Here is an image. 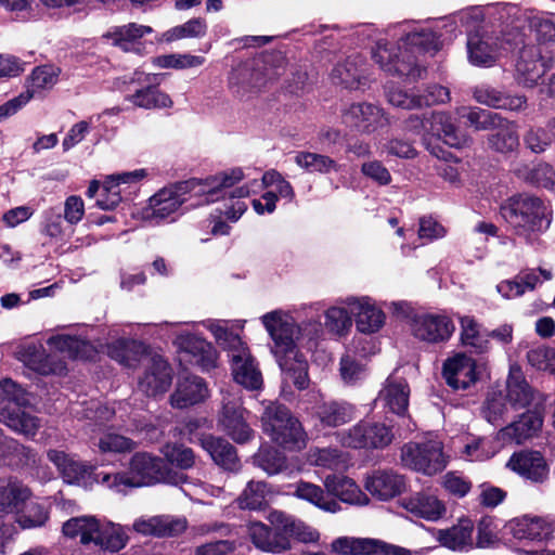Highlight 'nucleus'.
<instances>
[{
    "label": "nucleus",
    "instance_id": "1",
    "mask_svg": "<svg viewBox=\"0 0 555 555\" xmlns=\"http://www.w3.org/2000/svg\"><path fill=\"white\" fill-rule=\"evenodd\" d=\"M261 323L272 339L273 353L282 372L283 380L299 390L309 385L308 362L299 351L297 343L306 337L312 340L322 334V324L317 320L296 323L288 311L276 309L264 313Z\"/></svg>",
    "mask_w": 555,
    "mask_h": 555
},
{
    "label": "nucleus",
    "instance_id": "2",
    "mask_svg": "<svg viewBox=\"0 0 555 555\" xmlns=\"http://www.w3.org/2000/svg\"><path fill=\"white\" fill-rule=\"evenodd\" d=\"M242 168H232L205 179H190L159 190L150 197L139 215L143 221L158 224L176 212L183 204L196 207L225 197L227 190L245 178Z\"/></svg>",
    "mask_w": 555,
    "mask_h": 555
},
{
    "label": "nucleus",
    "instance_id": "3",
    "mask_svg": "<svg viewBox=\"0 0 555 555\" xmlns=\"http://www.w3.org/2000/svg\"><path fill=\"white\" fill-rule=\"evenodd\" d=\"M395 53L386 43L378 42L373 52L374 61L387 73L412 78L421 77L422 69L417 65L421 53L434 54L441 47L442 33L429 25L408 26Z\"/></svg>",
    "mask_w": 555,
    "mask_h": 555
},
{
    "label": "nucleus",
    "instance_id": "4",
    "mask_svg": "<svg viewBox=\"0 0 555 555\" xmlns=\"http://www.w3.org/2000/svg\"><path fill=\"white\" fill-rule=\"evenodd\" d=\"M107 354L128 369L143 363L144 373L139 378L138 386L146 396L162 395L171 385L172 374L168 362L162 356L150 354L147 347L141 341L117 339L107 345Z\"/></svg>",
    "mask_w": 555,
    "mask_h": 555
},
{
    "label": "nucleus",
    "instance_id": "5",
    "mask_svg": "<svg viewBox=\"0 0 555 555\" xmlns=\"http://www.w3.org/2000/svg\"><path fill=\"white\" fill-rule=\"evenodd\" d=\"M267 520L274 532L260 521L247 524L248 538L257 548L263 552L279 554L289 550L291 538L304 543L317 542L319 539L317 530L282 511H271Z\"/></svg>",
    "mask_w": 555,
    "mask_h": 555
},
{
    "label": "nucleus",
    "instance_id": "6",
    "mask_svg": "<svg viewBox=\"0 0 555 555\" xmlns=\"http://www.w3.org/2000/svg\"><path fill=\"white\" fill-rule=\"evenodd\" d=\"M501 215L514 233L530 245L538 243L552 223L550 207L531 195L521 194L508 198L501 206Z\"/></svg>",
    "mask_w": 555,
    "mask_h": 555
},
{
    "label": "nucleus",
    "instance_id": "7",
    "mask_svg": "<svg viewBox=\"0 0 555 555\" xmlns=\"http://www.w3.org/2000/svg\"><path fill=\"white\" fill-rule=\"evenodd\" d=\"M204 325L214 335L218 345L229 350L234 380L247 389H259L262 385V375L258 365L241 337L229 330L228 322L208 320Z\"/></svg>",
    "mask_w": 555,
    "mask_h": 555
},
{
    "label": "nucleus",
    "instance_id": "8",
    "mask_svg": "<svg viewBox=\"0 0 555 555\" xmlns=\"http://www.w3.org/2000/svg\"><path fill=\"white\" fill-rule=\"evenodd\" d=\"M165 480V465L160 457L147 452L134 453L127 472H117L102 476V486L116 492L128 488H140Z\"/></svg>",
    "mask_w": 555,
    "mask_h": 555
},
{
    "label": "nucleus",
    "instance_id": "9",
    "mask_svg": "<svg viewBox=\"0 0 555 555\" xmlns=\"http://www.w3.org/2000/svg\"><path fill=\"white\" fill-rule=\"evenodd\" d=\"M262 431L276 444L289 451L306 446V433L288 408L278 402L266 405L261 415Z\"/></svg>",
    "mask_w": 555,
    "mask_h": 555
},
{
    "label": "nucleus",
    "instance_id": "10",
    "mask_svg": "<svg viewBox=\"0 0 555 555\" xmlns=\"http://www.w3.org/2000/svg\"><path fill=\"white\" fill-rule=\"evenodd\" d=\"M28 403L27 393L12 379L0 380V422L8 427L33 437L40 427L39 420L21 410Z\"/></svg>",
    "mask_w": 555,
    "mask_h": 555
},
{
    "label": "nucleus",
    "instance_id": "11",
    "mask_svg": "<svg viewBox=\"0 0 555 555\" xmlns=\"http://www.w3.org/2000/svg\"><path fill=\"white\" fill-rule=\"evenodd\" d=\"M521 42V34L514 29L503 38L495 31H477L469 35L467 40L468 60L475 66L489 67Z\"/></svg>",
    "mask_w": 555,
    "mask_h": 555
},
{
    "label": "nucleus",
    "instance_id": "12",
    "mask_svg": "<svg viewBox=\"0 0 555 555\" xmlns=\"http://www.w3.org/2000/svg\"><path fill=\"white\" fill-rule=\"evenodd\" d=\"M401 461L404 466L415 472L433 476L446 468L448 456L443 453L442 442L429 438L404 444Z\"/></svg>",
    "mask_w": 555,
    "mask_h": 555
},
{
    "label": "nucleus",
    "instance_id": "13",
    "mask_svg": "<svg viewBox=\"0 0 555 555\" xmlns=\"http://www.w3.org/2000/svg\"><path fill=\"white\" fill-rule=\"evenodd\" d=\"M47 457L56 467L66 483L90 488L94 483H101L104 473L95 474L96 466L78 460L75 455L62 450L50 449Z\"/></svg>",
    "mask_w": 555,
    "mask_h": 555
},
{
    "label": "nucleus",
    "instance_id": "14",
    "mask_svg": "<svg viewBox=\"0 0 555 555\" xmlns=\"http://www.w3.org/2000/svg\"><path fill=\"white\" fill-rule=\"evenodd\" d=\"M338 436L344 447L353 449H382L390 444L393 438L389 427L369 421H362Z\"/></svg>",
    "mask_w": 555,
    "mask_h": 555
},
{
    "label": "nucleus",
    "instance_id": "15",
    "mask_svg": "<svg viewBox=\"0 0 555 555\" xmlns=\"http://www.w3.org/2000/svg\"><path fill=\"white\" fill-rule=\"evenodd\" d=\"M406 129L416 134L423 132L441 139L453 147H462L467 143V138L460 134L450 121V117L443 113H433L430 118L422 119L417 115H411L406 120Z\"/></svg>",
    "mask_w": 555,
    "mask_h": 555
},
{
    "label": "nucleus",
    "instance_id": "16",
    "mask_svg": "<svg viewBox=\"0 0 555 555\" xmlns=\"http://www.w3.org/2000/svg\"><path fill=\"white\" fill-rule=\"evenodd\" d=\"M412 335L428 344H441L448 341L455 325L450 317L443 313H418L410 322Z\"/></svg>",
    "mask_w": 555,
    "mask_h": 555
},
{
    "label": "nucleus",
    "instance_id": "17",
    "mask_svg": "<svg viewBox=\"0 0 555 555\" xmlns=\"http://www.w3.org/2000/svg\"><path fill=\"white\" fill-rule=\"evenodd\" d=\"M331 548L338 555H412L411 551L372 538L340 537Z\"/></svg>",
    "mask_w": 555,
    "mask_h": 555
},
{
    "label": "nucleus",
    "instance_id": "18",
    "mask_svg": "<svg viewBox=\"0 0 555 555\" xmlns=\"http://www.w3.org/2000/svg\"><path fill=\"white\" fill-rule=\"evenodd\" d=\"M482 364L464 352H457L443 362L442 375L454 390H465L479 379Z\"/></svg>",
    "mask_w": 555,
    "mask_h": 555
},
{
    "label": "nucleus",
    "instance_id": "19",
    "mask_svg": "<svg viewBox=\"0 0 555 555\" xmlns=\"http://www.w3.org/2000/svg\"><path fill=\"white\" fill-rule=\"evenodd\" d=\"M347 305L351 308L356 328L361 334H375L384 327L386 314L372 297L349 296Z\"/></svg>",
    "mask_w": 555,
    "mask_h": 555
},
{
    "label": "nucleus",
    "instance_id": "20",
    "mask_svg": "<svg viewBox=\"0 0 555 555\" xmlns=\"http://www.w3.org/2000/svg\"><path fill=\"white\" fill-rule=\"evenodd\" d=\"M244 413L240 397L225 392L222 399L219 425L237 443H244L253 436V430L246 423Z\"/></svg>",
    "mask_w": 555,
    "mask_h": 555
},
{
    "label": "nucleus",
    "instance_id": "21",
    "mask_svg": "<svg viewBox=\"0 0 555 555\" xmlns=\"http://www.w3.org/2000/svg\"><path fill=\"white\" fill-rule=\"evenodd\" d=\"M343 122L362 133H372L388 125L382 107L371 103H353L341 113Z\"/></svg>",
    "mask_w": 555,
    "mask_h": 555
},
{
    "label": "nucleus",
    "instance_id": "22",
    "mask_svg": "<svg viewBox=\"0 0 555 555\" xmlns=\"http://www.w3.org/2000/svg\"><path fill=\"white\" fill-rule=\"evenodd\" d=\"M173 345L180 353L189 357V361L201 366L203 370H209L216 365L217 351L206 339L188 331H181L177 334Z\"/></svg>",
    "mask_w": 555,
    "mask_h": 555
},
{
    "label": "nucleus",
    "instance_id": "23",
    "mask_svg": "<svg viewBox=\"0 0 555 555\" xmlns=\"http://www.w3.org/2000/svg\"><path fill=\"white\" fill-rule=\"evenodd\" d=\"M152 28L146 25L129 23L126 25L112 26L103 35L102 40L125 52H134L141 54L144 50L142 38L152 33Z\"/></svg>",
    "mask_w": 555,
    "mask_h": 555
},
{
    "label": "nucleus",
    "instance_id": "24",
    "mask_svg": "<svg viewBox=\"0 0 555 555\" xmlns=\"http://www.w3.org/2000/svg\"><path fill=\"white\" fill-rule=\"evenodd\" d=\"M507 528L517 540L544 541L555 538V519L524 516L513 519Z\"/></svg>",
    "mask_w": 555,
    "mask_h": 555
},
{
    "label": "nucleus",
    "instance_id": "25",
    "mask_svg": "<svg viewBox=\"0 0 555 555\" xmlns=\"http://www.w3.org/2000/svg\"><path fill=\"white\" fill-rule=\"evenodd\" d=\"M364 488L372 496L388 501L400 495L406 489V481L402 475L392 470H375L367 475Z\"/></svg>",
    "mask_w": 555,
    "mask_h": 555
},
{
    "label": "nucleus",
    "instance_id": "26",
    "mask_svg": "<svg viewBox=\"0 0 555 555\" xmlns=\"http://www.w3.org/2000/svg\"><path fill=\"white\" fill-rule=\"evenodd\" d=\"M516 77L526 87H533L544 76L547 65L537 46L524 47L516 61Z\"/></svg>",
    "mask_w": 555,
    "mask_h": 555
},
{
    "label": "nucleus",
    "instance_id": "27",
    "mask_svg": "<svg viewBox=\"0 0 555 555\" xmlns=\"http://www.w3.org/2000/svg\"><path fill=\"white\" fill-rule=\"evenodd\" d=\"M400 506L414 517L428 521H437L444 516L447 508L444 503L436 495L416 492L399 502Z\"/></svg>",
    "mask_w": 555,
    "mask_h": 555
},
{
    "label": "nucleus",
    "instance_id": "28",
    "mask_svg": "<svg viewBox=\"0 0 555 555\" xmlns=\"http://www.w3.org/2000/svg\"><path fill=\"white\" fill-rule=\"evenodd\" d=\"M17 357L27 366L39 374H63L66 371V364L54 354H46L41 346L29 344L23 346L17 351Z\"/></svg>",
    "mask_w": 555,
    "mask_h": 555
},
{
    "label": "nucleus",
    "instance_id": "29",
    "mask_svg": "<svg viewBox=\"0 0 555 555\" xmlns=\"http://www.w3.org/2000/svg\"><path fill=\"white\" fill-rule=\"evenodd\" d=\"M132 527L137 532L146 535L173 537L185 530L186 519L169 515L141 517L133 522Z\"/></svg>",
    "mask_w": 555,
    "mask_h": 555
},
{
    "label": "nucleus",
    "instance_id": "30",
    "mask_svg": "<svg viewBox=\"0 0 555 555\" xmlns=\"http://www.w3.org/2000/svg\"><path fill=\"white\" fill-rule=\"evenodd\" d=\"M410 388L405 379L390 375L379 391L377 401L397 415H404L409 406Z\"/></svg>",
    "mask_w": 555,
    "mask_h": 555
},
{
    "label": "nucleus",
    "instance_id": "31",
    "mask_svg": "<svg viewBox=\"0 0 555 555\" xmlns=\"http://www.w3.org/2000/svg\"><path fill=\"white\" fill-rule=\"evenodd\" d=\"M507 466L520 476L534 482H542L547 478L548 469L543 456L535 451L515 453Z\"/></svg>",
    "mask_w": 555,
    "mask_h": 555
},
{
    "label": "nucleus",
    "instance_id": "32",
    "mask_svg": "<svg viewBox=\"0 0 555 555\" xmlns=\"http://www.w3.org/2000/svg\"><path fill=\"white\" fill-rule=\"evenodd\" d=\"M208 397V388L198 376L180 378L175 392L170 397L171 405L184 409L204 401Z\"/></svg>",
    "mask_w": 555,
    "mask_h": 555
},
{
    "label": "nucleus",
    "instance_id": "33",
    "mask_svg": "<svg viewBox=\"0 0 555 555\" xmlns=\"http://www.w3.org/2000/svg\"><path fill=\"white\" fill-rule=\"evenodd\" d=\"M542 423V416L538 412L524 413L518 421L499 430V439H502L504 446L511 442L522 443L537 435Z\"/></svg>",
    "mask_w": 555,
    "mask_h": 555
},
{
    "label": "nucleus",
    "instance_id": "34",
    "mask_svg": "<svg viewBox=\"0 0 555 555\" xmlns=\"http://www.w3.org/2000/svg\"><path fill=\"white\" fill-rule=\"evenodd\" d=\"M460 322V343L472 352L481 354L488 352L491 348L488 330L477 322L470 315L459 318Z\"/></svg>",
    "mask_w": 555,
    "mask_h": 555
},
{
    "label": "nucleus",
    "instance_id": "35",
    "mask_svg": "<svg viewBox=\"0 0 555 555\" xmlns=\"http://www.w3.org/2000/svg\"><path fill=\"white\" fill-rule=\"evenodd\" d=\"M474 522L469 518H461L457 524L437 532V540L449 550L467 552L474 547Z\"/></svg>",
    "mask_w": 555,
    "mask_h": 555
},
{
    "label": "nucleus",
    "instance_id": "36",
    "mask_svg": "<svg viewBox=\"0 0 555 555\" xmlns=\"http://www.w3.org/2000/svg\"><path fill=\"white\" fill-rule=\"evenodd\" d=\"M327 492L337 496L340 501L353 505H366L369 496L350 478L339 475H328L324 479Z\"/></svg>",
    "mask_w": 555,
    "mask_h": 555
},
{
    "label": "nucleus",
    "instance_id": "37",
    "mask_svg": "<svg viewBox=\"0 0 555 555\" xmlns=\"http://www.w3.org/2000/svg\"><path fill=\"white\" fill-rule=\"evenodd\" d=\"M323 326L327 333L336 337L347 336L352 327L353 318L347 297L337 300L324 311Z\"/></svg>",
    "mask_w": 555,
    "mask_h": 555
},
{
    "label": "nucleus",
    "instance_id": "38",
    "mask_svg": "<svg viewBox=\"0 0 555 555\" xmlns=\"http://www.w3.org/2000/svg\"><path fill=\"white\" fill-rule=\"evenodd\" d=\"M502 439H499V433L493 437H467L462 456L470 462L486 461L494 456L503 448Z\"/></svg>",
    "mask_w": 555,
    "mask_h": 555
},
{
    "label": "nucleus",
    "instance_id": "39",
    "mask_svg": "<svg viewBox=\"0 0 555 555\" xmlns=\"http://www.w3.org/2000/svg\"><path fill=\"white\" fill-rule=\"evenodd\" d=\"M48 345L56 351L73 359H92L96 350L92 344L77 336L54 335L48 339Z\"/></svg>",
    "mask_w": 555,
    "mask_h": 555
},
{
    "label": "nucleus",
    "instance_id": "40",
    "mask_svg": "<svg viewBox=\"0 0 555 555\" xmlns=\"http://www.w3.org/2000/svg\"><path fill=\"white\" fill-rule=\"evenodd\" d=\"M28 487L15 479L0 480V511L18 513L30 499Z\"/></svg>",
    "mask_w": 555,
    "mask_h": 555
},
{
    "label": "nucleus",
    "instance_id": "41",
    "mask_svg": "<svg viewBox=\"0 0 555 555\" xmlns=\"http://www.w3.org/2000/svg\"><path fill=\"white\" fill-rule=\"evenodd\" d=\"M364 62L361 56H350L345 62L338 63L331 73L334 83L346 88L356 89L363 85Z\"/></svg>",
    "mask_w": 555,
    "mask_h": 555
},
{
    "label": "nucleus",
    "instance_id": "42",
    "mask_svg": "<svg viewBox=\"0 0 555 555\" xmlns=\"http://www.w3.org/2000/svg\"><path fill=\"white\" fill-rule=\"evenodd\" d=\"M474 98L480 104L501 109L519 111L526 105L524 96L505 94L487 86L476 88Z\"/></svg>",
    "mask_w": 555,
    "mask_h": 555
},
{
    "label": "nucleus",
    "instance_id": "43",
    "mask_svg": "<svg viewBox=\"0 0 555 555\" xmlns=\"http://www.w3.org/2000/svg\"><path fill=\"white\" fill-rule=\"evenodd\" d=\"M201 446L211 456L212 461L224 469H235L238 463L234 447L222 438L204 436Z\"/></svg>",
    "mask_w": 555,
    "mask_h": 555
},
{
    "label": "nucleus",
    "instance_id": "44",
    "mask_svg": "<svg viewBox=\"0 0 555 555\" xmlns=\"http://www.w3.org/2000/svg\"><path fill=\"white\" fill-rule=\"evenodd\" d=\"M101 529V520L94 516L73 517L63 524V533L68 538H79L82 544L94 543Z\"/></svg>",
    "mask_w": 555,
    "mask_h": 555
},
{
    "label": "nucleus",
    "instance_id": "45",
    "mask_svg": "<svg viewBox=\"0 0 555 555\" xmlns=\"http://www.w3.org/2000/svg\"><path fill=\"white\" fill-rule=\"evenodd\" d=\"M506 399L512 409L526 408L532 400V391L518 366H512L507 378Z\"/></svg>",
    "mask_w": 555,
    "mask_h": 555
},
{
    "label": "nucleus",
    "instance_id": "46",
    "mask_svg": "<svg viewBox=\"0 0 555 555\" xmlns=\"http://www.w3.org/2000/svg\"><path fill=\"white\" fill-rule=\"evenodd\" d=\"M126 100L134 106L144 109L170 108L173 105L169 94L156 87L141 88L134 93L127 95Z\"/></svg>",
    "mask_w": 555,
    "mask_h": 555
},
{
    "label": "nucleus",
    "instance_id": "47",
    "mask_svg": "<svg viewBox=\"0 0 555 555\" xmlns=\"http://www.w3.org/2000/svg\"><path fill=\"white\" fill-rule=\"evenodd\" d=\"M127 542L128 534L122 526L112 521H101V529L98 531L94 542L95 545L115 553L122 550Z\"/></svg>",
    "mask_w": 555,
    "mask_h": 555
},
{
    "label": "nucleus",
    "instance_id": "48",
    "mask_svg": "<svg viewBox=\"0 0 555 555\" xmlns=\"http://www.w3.org/2000/svg\"><path fill=\"white\" fill-rule=\"evenodd\" d=\"M294 495L300 500H305L314 506L330 513H336L339 511V504L333 500L327 499L324 494L323 489L314 483L308 481H299L296 485Z\"/></svg>",
    "mask_w": 555,
    "mask_h": 555
},
{
    "label": "nucleus",
    "instance_id": "49",
    "mask_svg": "<svg viewBox=\"0 0 555 555\" xmlns=\"http://www.w3.org/2000/svg\"><path fill=\"white\" fill-rule=\"evenodd\" d=\"M307 461L313 466L332 470L345 469L348 457L345 453L332 448H312L308 451Z\"/></svg>",
    "mask_w": 555,
    "mask_h": 555
},
{
    "label": "nucleus",
    "instance_id": "50",
    "mask_svg": "<svg viewBox=\"0 0 555 555\" xmlns=\"http://www.w3.org/2000/svg\"><path fill=\"white\" fill-rule=\"evenodd\" d=\"M495 128H499L496 133L491 134L488 138L489 147L500 153L515 151L519 145L516 124L506 121L502 118L501 125Z\"/></svg>",
    "mask_w": 555,
    "mask_h": 555
},
{
    "label": "nucleus",
    "instance_id": "51",
    "mask_svg": "<svg viewBox=\"0 0 555 555\" xmlns=\"http://www.w3.org/2000/svg\"><path fill=\"white\" fill-rule=\"evenodd\" d=\"M271 491L263 481H249L237 499L240 508L257 511L261 509L269 500Z\"/></svg>",
    "mask_w": 555,
    "mask_h": 555
},
{
    "label": "nucleus",
    "instance_id": "52",
    "mask_svg": "<svg viewBox=\"0 0 555 555\" xmlns=\"http://www.w3.org/2000/svg\"><path fill=\"white\" fill-rule=\"evenodd\" d=\"M314 415L324 426H339L351 420V408L344 403L323 402L314 408Z\"/></svg>",
    "mask_w": 555,
    "mask_h": 555
},
{
    "label": "nucleus",
    "instance_id": "53",
    "mask_svg": "<svg viewBox=\"0 0 555 555\" xmlns=\"http://www.w3.org/2000/svg\"><path fill=\"white\" fill-rule=\"evenodd\" d=\"M295 163L302 169L311 173H330L337 172L340 169V165L327 155L299 152L295 156Z\"/></svg>",
    "mask_w": 555,
    "mask_h": 555
},
{
    "label": "nucleus",
    "instance_id": "54",
    "mask_svg": "<svg viewBox=\"0 0 555 555\" xmlns=\"http://www.w3.org/2000/svg\"><path fill=\"white\" fill-rule=\"evenodd\" d=\"M101 454H120L135 449V442L115 431H104L94 443Z\"/></svg>",
    "mask_w": 555,
    "mask_h": 555
},
{
    "label": "nucleus",
    "instance_id": "55",
    "mask_svg": "<svg viewBox=\"0 0 555 555\" xmlns=\"http://www.w3.org/2000/svg\"><path fill=\"white\" fill-rule=\"evenodd\" d=\"M59 69L53 66H39L35 68L28 79L27 90L31 99L41 92L51 89L57 81Z\"/></svg>",
    "mask_w": 555,
    "mask_h": 555
},
{
    "label": "nucleus",
    "instance_id": "56",
    "mask_svg": "<svg viewBox=\"0 0 555 555\" xmlns=\"http://www.w3.org/2000/svg\"><path fill=\"white\" fill-rule=\"evenodd\" d=\"M457 114L460 117L466 118L469 126L476 130L492 129L502 122V117L499 114L479 107H463L457 111Z\"/></svg>",
    "mask_w": 555,
    "mask_h": 555
},
{
    "label": "nucleus",
    "instance_id": "57",
    "mask_svg": "<svg viewBox=\"0 0 555 555\" xmlns=\"http://www.w3.org/2000/svg\"><path fill=\"white\" fill-rule=\"evenodd\" d=\"M207 33V23L204 18H192L181 25L175 26L163 34V40L171 42L184 38H202Z\"/></svg>",
    "mask_w": 555,
    "mask_h": 555
},
{
    "label": "nucleus",
    "instance_id": "58",
    "mask_svg": "<svg viewBox=\"0 0 555 555\" xmlns=\"http://www.w3.org/2000/svg\"><path fill=\"white\" fill-rule=\"evenodd\" d=\"M152 62L159 68L186 69L202 66L205 59L190 53H172L156 56Z\"/></svg>",
    "mask_w": 555,
    "mask_h": 555
},
{
    "label": "nucleus",
    "instance_id": "59",
    "mask_svg": "<svg viewBox=\"0 0 555 555\" xmlns=\"http://www.w3.org/2000/svg\"><path fill=\"white\" fill-rule=\"evenodd\" d=\"M255 463L268 475H275L286 469L285 456L272 447H261L254 457Z\"/></svg>",
    "mask_w": 555,
    "mask_h": 555
},
{
    "label": "nucleus",
    "instance_id": "60",
    "mask_svg": "<svg viewBox=\"0 0 555 555\" xmlns=\"http://www.w3.org/2000/svg\"><path fill=\"white\" fill-rule=\"evenodd\" d=\"M66 221L57 208L51 207L42 212L41 233L50 238L60 240L66 233Z\"/></svg>",
    "mask_w": 555,
    "mask_h": 555
},
{
    "label": "nucleus",
    "instance_id": "61",
    "mask_svg": "<svg viewBox=\"0 0 555 555\" xmlns=\"http://www.w3.org/2000/svg\"><path fill=\"white\" fill-rule=\"evenodd\" d=\"M16 515V521L24 529L43 526L49 518L47 507L34 502L27 506L24 505Z\"/></svg>",
    "mask_w": 555,
    "mask_h": 555
},
{
    "label": "nucleus",
    "instance_id": "62",
    "mask_svg": "<svg viewBox=\"0 0 555 555\" xmlns=\"http://www.w3.org/2000/svg\"><path fill=\"white\" fill-rule=\"evenodd\" d=\"M249 184L236 188L230 193V196L224 204L223 214L228 220L235 222L247 210V204L242 198L249 196L251 193Z\"/></svg>",
    "mask_w": 555,
    "mask_h": 555
},
{
    "label": "nucleus",
    "instance_id": "63",
    "mask_svg": "<svg viewBox=\"0 0 555 555\" xmlns=\"http://www.w3.org/2000/svg\"><path fill=\"white\" fill-rule=\"evenodd\" d=\"M165 459L179 468L188 469L195 464V455L192 449L175 443H168L162 448Z\"/></svg>",
    "mask_w": 555,
    "mask_h": 555
},
{
    "label": "nucleus",
    "instance_id": "64",
    "mask_svg": "<svg viewBox=\"0 0 555 555\" xmlns=\"http://www.w3.org/2000/svg\"><path fill=\"white\" fill-rule=\"evenodd\" d=\"M512 409L507 399L501 392H491L482 408V413L486 420L495 424L501 421L504 415Z\"/></svg>",
    "mask_w": 555,
    "mask_h": 555
}]
</instances>
